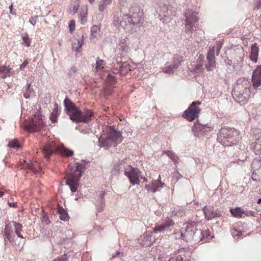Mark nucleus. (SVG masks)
Wrapping results in <instances>:
<instances>
[{"label":"nucleus","mask_w":261,"mask_h":261,"mask_svg":"<svg viewBox=\"0 0 261 261\" xmlns=\"http://www.w3.org/2000/svg\"><path fill=\"white\" fill-rule=\"evenodd\" d=\"M65 112L72 121L78 123H87L92 120L93 114L91 110L85 109L82 111L66 96L63 101Z\"/></svg>","instance_id":"obj_1"},{"label":"nucleus","mask_w":261,"mask_h":261,"mask_svg":"<svg viewBox=\"0 0 261 261\" xmlns=\"http://www.w3.org/2000/svg\"><path fill=\"white\" fill-rule=\"evenodd\" d=\"M122 171H124V175L128 178L130 183L132 185L140 184L139 173L140 172L139 170L126 164L125 160H122L116 163L111 170V173L112 175L115 176Z\"/></svg>","instance_id":"obj_2"},{"label":"nucleus","mask_w":261,"mask_h":261,"mask_svg":"<svg viewBox=\"0 0 261 261\" xmlns=\"http://www.w3.org/2000/svg\"><path fill=\"white\" fill-rule=\"evenodd\" d=\"M122 140L121 132L116 129L114 125L109 126L107 127V134H103L98 138V145L108 149L112 146H116Z\"/></svg>","instance_id":"obj_3"},{"label":"nucleus","mask_w":261,"mask_h":261,"mask_svg":"<svg viewBox=\"0 0 261 261\" xmlns=\"http://www.w3.org/2000/svg\"><path fill=\"white\" fill-rule=\"evenodd\" d=\"M86 165L85 161L77 162L70 167L68 178L66 182L69 186L72 192L77 191L79 186V180L82 176Z\"/></svg>","instance_id":"obj_4"},{"label":"nucleus","mask_w":261,"mask_h":261,"mask_svg":"<svg viewBox=\"0 0 261 261\" xmlns=\"http://www.w3.org/2000/svg\"><path fill=\"white\" fill-rule=\"evenodd\" d=\"M251 84L248 79L240 77L237 80V85L232 92L233 97H236L239 102L247 101L250 93Z\"/></svg>","instance_id":"obj_5"},{"label":"nucleus","mask_w":261,"mask_h":261,"mask_svg":"<svg viewBox=\"0 0 261 261\" xmlns=\"http://www.w3.org/2000/svg\"><path fill=\"white\" fill-rule=\"evenodd\" d=\"M239 132L234 128H222L218 134L217 140L224 146L235 145L239 141Z\"/></svg>","instance_id":"obj_6"},{"label":"nucleus","mask_w":261,"mask_h":261,"mask_svg":"<svg viewBox=\"0 0 261 261\" xmlns=\"http://www.w3.org/2000/svg\"><path fill=\"white\" fill-rule=\"evenodd\" d=\"M197 224L194 221L184 224L180 230L181 238L187 242L199 239L200 229L196 228Z\"/></svg>","instance_id":"obj_7"},{"label":"nucleus","mask_w":261,"mask_h":261,"mask_svg":"<svg viewBox=\"0 0 261 261\" xmlns=\"http://www.w3.org/2000/svg\"><path fill=\"white\" fill-rule=\"evenodd\" d=\"M142 12L138 7H132L129 10V14L124 15L120 24L123 28L128 24L139 25L142 22Z\"/></svg>","instance_id":"obj_8"},{"label":"nucleus","mask_w":261,"mask_h":261,"mask_svg":"<svg viewBox=\"0 0 261 261\" xmlns=\"http://www.w3.org/2000/svg\"><path fill=\"white\" fill-rule=\"evenodd\" d=\"M42 151L47 158H49L53 153L58 152H60L62 155L66 156H71L73 155V151L72 150L64 147L60 148L53 142L47 144L43 146Z\"/></svg>","instance_id":"obj_9"},{"label":"nucleus","mask_w":261,"mask_h":261,"mask_svg":"<svg viewBox=\"0 0 261 261\" xmlns=\"http://www.w3.org/2000/svg\"><path fill=\"white\" fill-rule=\"evenodd\" d=\"M198 13L191 10H188L184 13L185 17V32L192 34L195 31L199 20Z\"/></svg>","instance_id":"obj_10"},{"label":"nucleus","mask_w":261,"mask_h":261,"mask_svg":"<svg viewBox=\"0 0 261 261\" xmlns=\"http://www.w3.org/2000/svg\"><path fill=\"white\" fill-rule=\"evenodd\" d=\"M167 56H171L170 62H167L165 66L162 68V70L164 73L167 74L173 73L179 66L181 65L183 59L182 57L178 55H173V56L170 54H167Z\"/></svg>","instance_id":"obj_11"},{"label":"nucleus","mask_w":261,"mask_h":261,"mask_svg":"<svg viewBox=\"0 0 261 261\" xmlns=\"http://www.w3.org/2000/svg\"><path fill=\"white\" fill-rule=\"evenodd\" d=\"M201 103L200 101H193L188 108L184 112L183 116L189 121H192L198 116L200 109L198 105Z\"/></svg>","instance_id":"obj_12"},{"label":"nucleus","mask_w":261,"mask_h":261,"mask_svg":"<svg viewBox=\"0 0 261 261\" xmlns=\"http://www.w3.org/2000/svg\"><path fill=\"white\" fill-rule=\"evenodd\" d=\"M212 128V127L208 126V124L203 125L196 122L192 127V130L195 137H200L206 135L211 130Z\"/></svg>","instance_id":"obj_13"},{"label":"nucleus","mask_w":261,"mask_h":261,"mask_svg":"<svg viewBox=\"0 0 261 261\" xmlns=\"http://www.w3.org/2000/svg\"><path fill=\"white\" fill-rule=\"evenodd\" d=\"M4 236L5 238V245H8L9 243L12 245H14L15 235L13 232V229L12 227L11 222L5 225L4 231Z\"/></svg>","instance_id":"obj_14"},{"label":"nucleus","mask_w":261,"mask_h":261,"mask_svg":"<svg viewBox=\"0 0 261 261\" xmlns=\"http://www.w3.org/2000/svg\"><path fill=\"white\" fill-rule=\"evenodd\" d=\"M205 218L207 220H212V219L221 217L222 216L220 211L215 210L213 206L208 205L205 206L203 208Z\"/></svg>","instance_id":"obj_15"},{"label":"nucleus","mask_w":261,"mask_h":261,"mask_svg":"<svg viewBox=\"0 0 261 261\" xmlns=\"http://www.w3.org/2000/svg\"><path fill=\"white\" fill-rule=\"evenodd\" d=\"M207 63L205 64V68L207 71H213L216 68V61L215 56V49L211 48L207 54Z\"/></svg>","instance_id":"obj_16"},{"label":"nucleus","mask_w":261,"mask_h":261,"mask_svg":"<svg viewBox=\"0 0 261 261\" xmlns=\"http://www.w3.org/2000/svg\"><path fill=\"white\" fill-rule=\"evenodd\" d=\"M174 224V222L171 219H167L164 221L162 224L156 225L153 229V232L155 233H164V231L171 226Z\"/></svg>","instance_id":"obj_17"},{"label":"nucleus","mask_w":261,"mask_h":261,"mask_svg":"<svg viewBox=\"0 0 261 261\" xmlns=\"http://www.w3.org/2000/svg\"><path fill=\"white\" fill-rule=\"evenodd\" d=\"M164 185V182L161 181L160 176H159L158 179L152 180L151 184L145 185V188L148 192L155 193L160 191Z\"/></svg>","instance_id":"obj_18"},{"label":"nucleus","mask_w":261,"mask_h":261,"mask_svg":"<svg viewBox=\"0 0 261 261\" xmlns=\"http://www.w3.org/2000/svg\"><path fill=\"white\" fill-rule=\"evenodd\" d=\"M252 82L253 87L255 89L261 85V65L258 66L253 71Z\"/></svg>","instance_id":"obj_19"},{"label":"nucleus","mask_w":261,"mask_h":261,"mask_svg":"<svg viewBox=\"0 0 261 261\" xmlns=\"http://www.w3.org/2000/svg\"><path fill=\"white\" fill-rule=\"evenodd\" d=\"M129 43V39L127 37H121L120 38L118 44V49L122 51V54L127 53L130 50L128 46Z\"/></svg>","instance_id":"obj_20"},{"label":"nucleus","mask_w":261,"mask_h":261,"mask_svg":"<svg viewBox=\"0 0 261 261\" xmlns=\"http://www.w3.org/2000/svg\"><path fill=\"white\" fill-rule=\"evenodd\" d=\"M171 10H169V8L164 5L162 8V11L159 14V17L160 20L164 23L171 19Z\"/></svg>","instance_id":"obj_21"},{"label":"nucleus","mask_w":261,"mask_h":261,"mask_svg":"<svg viewBox=\"0 0 261 261\" xmlns=\"http://www.w3.org/2000/svg\"><path fill=\"white\" fill-rule=\"evenodd\" d=\"M155 242L154 237H152V232H146L143 234L141 241V244L144 247L151 246Z\"/></svg>","instance_id":"obj_22"},{"label":"nucleus","mask_w":261,"mask_h":261,"mask_svg":"<svg viewBox=\"0 0 261 261\" xmlns=\"http://www.w3.org/2000/svg\"><path fill=\"white\" fill-rule=\"evenodd\" d=\"M105 194L106 192L105 191H99L97 194L98 197L97 200L96 210L98 213H101L103 210V207L105 205V201L104 199Z\"/></svg>","instance_id":"obj_23"},{"label":"nucleus","mask_w":261,"mask_h":261,"mask_svg":"<svg viewBox=\"0 0 261 261\" xmlns=\"http://www.w3.org/2000/svg\"><path fill=\"white\" fill-rule=\"evenodd\" d=\"M259 48L257 44L254 43L251 47V51L249 55L250 59L253 62L256 63L258 60Z\"/></svg>","instance_id":"obj_24"},{"label":"nucleus","mask_w":261,"mask_h":261,"mask_svg":"<svg viewBox=\"0 0 261 261\" xmlns=\"http://www.w3.org/2000/svg\"><path fill=\"white\" fill-rule=\"evenodd\" d=\"M44 125L43 121L42 119V117L38 116V120H33L30 124V126L33 130L37 131Z\"/></svg>","instance_id":"obj_25"},{"label":"nucleus","mask_w":261,"mask_h":261,"mask_svg":"<svg viewBox=\"0 0 261 261\" xmlns=\"http://www.w3.org/2000/svg\"><path fill=\"white\" fill-rule=\"evenodd\" d=\"M213 237L211 236V231L208 229L201 231L200 230V233H199V239L200 241L203 242H206L211 240Z\"/></svg>","instance_id":"obj_26"},{"label":"nucleus","mask_w":261,"mask_h":261,"mask_svg":"<svg viewBox=\"0 0 261 261\" xmlns=\"http://www.w3.org/2000/svg\"><path fill=\"white\" fill-rule=\"evenodd\" d=\"M12 74L11 69L7 66H0V77L5 79Z\"/></svg>","instance_id":"obj_27"},{"label":"nucleus","mask_w":261,"mask_h":261,"mask_svg":"<svg viewBox=\"0 0 261 261\" xmlns=\"http://www.w3.org/2000/svg\"><path fill=\"white\" fill-rule=\"evenodd\" d=\"M57 212L60 215V219L63 221H67L69 220V217L67 211L61 206L58 205L57 208Z\"/></svg>","instance_id":"obj_28"},{"label":"nucleus","mask_w":261,"mask_h":261,"mask_svg":"<svg viewBox=\"0 0 261 261\" xmlns=\"http://www.w3.org/2000/svg\"><path fill=\"white\" fill-rule=\"evenodd\" d=\"M252 168L258 173H261V159H254L251 164Z\"/></svg>","instance_id":"obj_29"},{"label":"nucleus","mask_w":261,"mask_h":261,"mask_svg":"<svg viewBox=\"0 0 261 261\" xmlns=\"http://www.w3.org/2000/svg\"><path fill=\"white\" fill-rule=\"evenodd\" d=\"M11 223H13L14 226L15 232L17 237L20 238H23V236L20 233L22 230V225L15 221H12Z\"/></svg>","instance_id":"obj_30"},{"label":"nucleus","mask_w":261,"mask_h":261,"mask_svg":"<svg viewBox=\"0 0 261 261\" xmlns=\"http://www.w3.org/2000/svg\"><path fill=\"white\" fill-rule=\"evenodd\" d=\"M31 83L28 84L25 90L23 92V96L26 99H29L31 97V95L34 93V91L33 89L31 88Z\"/></svg>","instance_id":"obj_31"},{"label":"nucleus","mask_w":261,"mask_h":261,"mask_svg":"<svg viewBox=\"0 0 261 261\" xmlns=\"http://www.w3.org/2000/svg\"><path fill=\"white\" fill-rule=\"evenodd\" d=\"M163 153L166 154L176 164V163L178 159V157L174 152L171 150H164Z\"/></svg>","instance_id":"obj_32"},{"label":"nucleus","mask_w":261,"mask_h":261,"mask_svg":"<svg viewBox=\"0 0 261 261\" xmlns=\"http://www.w3.org/2000/svg\"><path fill=\"white\" fill-rule=\"evenodd\" d=\"M59 111L57 105L56 104V108L54 109L50 116V120L52 123L57 122L59 116Z\"/></svg>","instance_id":"obj_33"},{"label":"nucleus","mask_w":261,"mask_h":261,"mask_svg":"<svg viewBox=\"0 0 261 261\" xmlns=\"http://www.w3.org/2000/svg\"><path fill=\"white\" fill-rule=\"evenodd\" d=\"M230 212L233 217L240 218L242 217V208L240 207H237L234 209L230 210Z\"/></svg>","instance_id":"obj_34"},{"label":"nucleus","mask_w":261,"mask_h":261,"mask_svg":"<svg viewBox=\"0 0 261 261\" xmlns=\"http://www.w3.org/2000/svg\"><path fill=\"white\" fill-rule=\"evenodd\" d=\"M103 94L106 98H108L111 95L113 92V89L110 86H107L103 90Z\"/></svg>","instance_id":"obj_35"},{"label":"nucleus","mask_w":261,"mask_h":261,"mask_svg":"<svg viewBox=\"0 0 261 261\" xmlns=\"http://www.w3.org/2000/svg\"><path fill=\"white\" fill-rule=\"evenodd\" d=\"M87 9H86L85 10H83L80 13V17H81V23L82 24H85L86 23L87 21Z\"/></svg>","instance_id":"obj_36"},{"label":"nucleus","mask_w":261,"mask_h":261,"mask_svg":"<svg viewBox=\"0 0 261 261\" xmlns=\"http://www.w3.org/2000/svg\"><path fill=\"white\" fill-rule=\"evenodd\" d=\"M106 82L110 85H113L116 82V79L115 76L111 75L110 73H109L107 75Z\"/></svg>","instance_id":"obj_37"},{"label":"nucleus","mask_w":261,"mask_h":261,"mask_svg":"<svg viewBox=\"0 0 261 261\" xmlns=\"http://www.w3.org/2000/svg\"><path fill=\"white\" fill-rule=\"evenodd\" d=\"M83 36L81 39H78L76 41V43L77 44V47H75L76 43H74L72 44V48L74 49L75 51H77L83 45L84 41H83Z\"/></svg>","instance_id":"obj_38"},{"label":"nucleus","mask_w":261,"mask_h":261,"mask_svg":"<svg viewBox=\"0 0 261 261\" xmlns=\"http://www.w3.org/2000/svg\"><path fill=\"white\" fill-rule=\"evenodd\" d=\"M103 62L104 61L103 60H101L99 58H97L95 66V70H96V71L100 70L103 68L102 66L103 65Z\"/></svg>","instance_id":"obj_39"},{"label":"nucleus","mask_w":261,"mask_h":261,"mask_svg":"<svg viewBox=\"0 0 261 261\" xmlns=\"http://www.w3.org/2000/svg\"><path fill=\"white\" fill-rule=\"evenodd\" d=\"M8 146L10 148H18L20 147V145H19V144L18 143V141L16 140H13L10 141L9 142Z\"/></svg>","instance_id":"obj_40"},{"label":"nucleus","mask_w":261,"mask_h":261,"mask_svg":"<svg viewBox=\"0 0 261 261\" xmlns=\"http://www.w3.org/2000/svg\"><path fill=\"white\" fill-rule=\"evenodd\" d=\"M41 220L42 224H44L45 225H48L50 223V221L49 219L48 215L45 214L41 216Z\"/></svg>","instance_id":"obj_41"},{"label":"nucleus","mask_w":261,"mask_h":261,"mask_svg":"<svg viewBox=\"0 0 261 261\" xmlns=\"http://www.w3.org/2000/svg\"><path fill=\"white\" fill-rule=\"evenodd\" d=\"M77 69L76 67H72L69 71L68 75L70 77H74L76 73Z\"/></svg>","instance_id":"obj_42"},{"label":"nucleus","mask_w":261,"mask_h":261,"mask_svg":"<svg viewBox=\"0 0 261 261\" xmlns=\"http://www.w3.org/2000/svg\"><path fill=\"white\" fill-rule=\"evenodd\" d=\"M259 174H261V173H258L257 171H254L253 172L252 175V179L254 181H257L259 179Z\"/></svg>","instance_id":"obj_43"},{"label":"nucleus","mask_w":261,"mask_h":261,"mask_svg":"<svg viewBox=\"0 0 261 261\" xmlns=\"http://www.w3.org/2000/svg\"><path fill=\"white\" fill-rule=\"evenodd\" d=\"M242 211H243V212L242 213V217L243 216V215H245L247 216H254V212L248 211L247 210L244 209H242Z\"/></svg>","instance_id":"obj_44"},{"label":"nucleus","mask_w":261,"mask_h":261,"mask_svg":"<svg viewBox=\"0 0 261 261\" xmlns=\"http://www.w3.org/2000/svg\"><path fill=\"white\" fill-rule=\"evenodd\" d=\"M100 30L99 26L94 25L91 27V34L92 36H94V34L96 33Z\"/></svg>","instance_id":"obj_45"},{"label":"nucleus","mask_w":261,"mask_h":261,"mask_svg":"<svg viewBox=\"0 0 261 261\" xmlns=\"http://www.w3.org/2000/svg\"><path fill=\"white\" fill-rule=\"evenodd\" d=\"M68 260L67 255L66 254H64L60 257L54 259L53 261H67Z\"/></svg>","instance_id":"obj_46"},{"label":"nucleus","mask_w":261,"mask_h":261,"mask_svg":"<svg viewBox=\"0 0 261 261\" xmlns=\"http://www.w3.org/2000/svg\"><path fill=\"white\" fill-rule=\"evenodd\" d=\"M231 233L233 237L237 236L238 238H240L242 236V232L238 231L236 229H232Z\"/></svg>","instance_id":"obj_47"},{"label":"nucleus","mask_w":261,"mask_h":261,"mask_svg":"<svg viewBox=\"0 0 261 261\" xmlns=\"http://www.w3.org/2000/svg\"><path fill=\"white\" fill-rule=\"evenodd\" d=\"M69 31H70V33H72V31L74 30L75 21L74 20H70L69 21Z\"/></svg>","instance_id":"obj_48"},{"label":"nucleus","mask_w":261,"mask_h":261,"mask_svg":"<svg viewBox=\"0 0 261 261\" xmlns=\"http://www.w3.org/2000/svg\"><path fill=\"white\" fill-rule=\"evenodd\" d=\"M22 40L26 46H30L31 41L30 38L27 36H22Z\"/></svg>","instance_id":"obj_49"},{"label":"nucleus","mask_w":261,"mask_h":261,"mask_svg":"<svg viewBox=\"0 0 261 261\" xmlns=\"http://www.w3.org/2000/svg\"><path fill=\"white\" fill-rule=\"evenodd\" d=\"M253 149L255 151L261 152V144L255 142V144L253 146Z\"/></svg>","instance_id":"obj_50"},{"label":"nucleus","mask_w":261,"mask_h":261,"mask_svg":"<svg viewBox=\"0 0 261 261\" xmlns=\"http://www.w3.org/2000/svg\"><path fill=\"white\" fill-rule=\"evenodd\" d=\"M221 45L220 44H217L215 47H213L212 48L215 49V51H216V56H218L220 54V50L221 49Z\"/></svg>","instance_id":"obj_51"},{"label":"nucleus","mask_w":261,"mask_h":261,"mask_svg":"<svg viewBox=\"0 0 261 261\" xmlns=\"http://www.w3.org/2000/svg\"><path fill=\"white\" fill-rule=\"evenodd\" d=\"M106 4L102 3V2H100L98 6V10L100 12H103L106 6Z\"/></svg>","instance_id":"obj_52"},{"label":"nucleus","mask_w":261,"mask_h":261,"mask_svg":"<svg viewBox=\"0 0 261 261\" xmlns=\"http://www.w3.org/2000/svg\"><path fill=\"white\" fill-rule=\"evenodd\" d=\"M255 4L254 9L261 10V0H256Z\"/></svg>","instance_id":"obj_53"},{"label":"nucleus","mask_w":261,"mask_h":261,"mask_svg":"<svg viewBox=\"0 0 261 261\" xmlns=\"http://www.w3.org/2000/svg\"><path fill=\"white\" fill-rule=\"evenodd\" d=\"M29 64V61L27 59H25L23 62L20 65V70H23L27 65Z\"/></svg>","instance_id":"obj_54"},{"label":"nucleus","mask_w":261,"mask_h":261,"mask_svg":"<svg viewBox=\"0 0 261 261\" xmlns=\"http://www.w3.org/2000/svg\"><path fill=\"white\" fill-rule=\"evenodd\" d=\"M255 142L261 144V133L255 135Z\"/></svg>","instance_id":"obj_55"},{"label":"nucleus","mask_w":261,"mask_h":261,"mask_svg":"<svg viewBox=\"0 0 261 261\" xmlns=\"http://www.w3.org/2000/svg\"><path fill=\"white\" fill-rule=\"evenodd\" d=\"M38 17V16L32 17L29 19V22L32 24L33 25H35L36 23V18Z\"/></svg>","instance_id":"obj_56"},{"label":"nucleus","mask_w":261,"mask_h":261,"mask_svg":"<svg viewBox=\"0 0 261 261\" xmlns=\"http://www.w3.org/2000/svg\"><path fill=\"white\" fill-rule=\"evenodd\" d=\"M202 65L201 64H197L195 67H194V71L196 72H199L200 70L201 69V67H202Z\"/></svg>","instance_id":"obj_57"},{"label":"nucleus","mask_w":261,"mask_h":261,"mask_svg":"<svg viewBox=\"0 0 261 261\" xmlns=\"http://www.w3.org/2000/svg\"><path fill=\"white\" fill-rule=\"evenodd\" d=\"M79 4L73 6V7L72 8V10L74 14L77 12L78 9H79Z\"/></svg>","instance_id":"obj_58"},{"label":"nucleus","mask_w":261,"mask_h":261,"mask_svg":"<svg viewBox=\"0 0 261 261\" xmlns=\"http://www.w3.org/2000/svg\"><path fill=\"white\" fill-rule=\"evenodd\" d=\"M8 204L10 207H15L16 206L17 203L8 202Z\"/></svg>","instance_id":"obj_59"},{"label":"nucleus","mask_w":261,"mask_h":261,"mask_svg":"<svg viewBox=\"0 0 261 261\" xmlns=\"http://www.w3.org/2000/svg\"><path fill=\"white\" fill-rule=\"evenodd\" d=\"M225 62L226 65H228L229 66H230L232 64L231 60H230L228 59H227V60H225Z\"/></svg>","instance_id":"obj_60"},{"label":"nucleus","mask_w":261,"mask_h":261,"mask_svg":"<svg viewBox=\"0 0 261 261\" xmlns=\"http://www.w3.org/2000/svg\"><path fill=\"white\" fill-rule=\"evenodd\" d=\"M100 2L106 4H109L111 2V0H101Z\"/></svg>","instance_id":"obj_61"},{"label":"nucleus","mask_w":261,"mask_h":261,"mask_svg":"<svg viewBox=\"0 0 261 261\" xmlns=\"http://www.w3.org/2000/svg\"><path fill=\"white\" fill-rule=\"evenodd\" d=\"M141 178L142 179H143V182H147V178H146L145 177H141Z\"/></svg>","instance_id":"obj_62"},{"label":"nucleus","mask_w":261,"mask_h":261,"mask_svg":"<svg viewBox=\"0 0 261 261\" xmlns=\"http://www.w3.org/2000/svg\"><path fill=\"white\" fill-rule=\"evenodd\" d=\"M12 8H13V5L12 4L9 7V9H10V13L11 14H13V12H12Z\"/></svg>","instance_id":"obj_63"},{"label":"nucleus","mask_w":261,"mask_h":261,"mask_svg":"<svg viewBox=\"0 0 261 261\" xmlns=\"http://www.w3.org/2000/svg\"><path fill=\"white\" fill-rule=\"evenodd\" d=\"M257 203L258 204H260V203H261V198H259V199H258L257 200Z\"/></svg>","instance_id":"obj_64"}]
</instances>
